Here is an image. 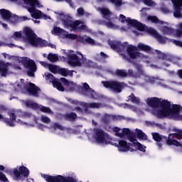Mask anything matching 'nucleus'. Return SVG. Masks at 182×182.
I'll list each match as a JSON object with an SVG mask.
<instances>
[{"mask_svg":"<svg viewBox=\"0 0 182 182\" xmlns=\"http://www.w3.org/2000/svg\"><path fill=\"white\" fill-rule=\"evenodd\" d=\"M108 43L112 49L117 50L124 60H127V62H130L131 63H133L134 60L140 61L147 58V57L141 53L138 52L137 49L138 50H143L144 52H151L152 50L150 46L141 43H139L137 47L129 45L127 43H122L119 41H109Z\"/></svg>","mask_w":182,"mask_h":182,"instance_id":"obj_1","label":"nucleus"},{"mask_svg":"<svg viewBox=\"0 0 182 182\" xmlns=\"http://www.w3.org/2000/svg\"><path fill=\"white\" fill-rule=\"evenodd\" d=\"M93 132L95 140L98 144H112V146L117 147L119 151H134V149L132 147H136V149L140 151L146 153V146L141 145V144L134 137L129 138V140L132 144H127L124 140H119L118 143H113L112 142V138H110L109 134L101 129L95 128Z\"/></svg>","mask_w":182,"mask_h":182,"instance_id":"obj_2","label":"nucleus"},{"mask_svg":"<svg viewBox=\"0 0 182 182\" xmlns=\"http://www.w3.org/2000/svg\"><path fill=\"white\" fill-rule=\"evenodd\" d=\"M21 64L23 65L26 69L28 76L33 77L35 76V72H36L38 68L35 61L31 60L29 58L21 57L16 60L13 64L11 63H5L3 60H0V75L1 76H6L15 73L16 70H21Z\"/></svg>","mask_w":182,"mask_h":182,"instance_id":"obj_3","label":"nucleus"},{"mask_svg":"<svg viewBox=\"0 0 182 182\" xmlns=\"http://www.w3.org/2000/svg\"><path fill=\"white\" fill-rule=\"evenodd\" d=\"M67 59V63L72 68H96V63L87 59L80 51L63 50L62 52Z\"/></svg>","mask_w":182,"mask_h":182,"instance_id":"obj_4","label":"nucleus"},{"mask_svg":"<svg viewBox=\"0 0 182 182\" xmlns=\"http://www.w3.org/2000/svg\"><path fill=\"white\" fill-rule=\"evenodd\" d=\"M146 104L152 107V110L149 111L150 113L158 119H164V117L168 119V117L165 114H170L173 109L170 102L157 97L147 98Z\"/></svg>","mask_w":182,"mask_h":182,"instance_id":"obj_5","label":"nucleus"},{"mask_svg":"<svg viewBox=\"0 0 182 182\" xmlns=\"http://www.w3.org/2000/svg\"><path fill=\"white\" fill-rule=\"evenodd\" d=\"M11 38L15 41L21 39L26 45H30V46H45L46 45V41H42V38L38 37L33 30L28 27H26L23 32H14Z\"/></svg>","mask_w":182,"mask_h":182,"instance_id":"obj_6","label":"nucleus"},{"mask_svg":"<svg viewBox=\"0 0 182 182\" xmlns=\"http://www.w3.org/2000/svg\"><path fill=\"white\" fill-rule=\"evenodd\" d=\"M12 2H16L18 5H21L22 2L24 4L25 8L31 14L33 19H50V16L43 14L41 11L36 9V8H43L39 0H10Z\"/></svg>","mask_w":182,"mask_h":182,"instance_id":"obj_7","label":"nucleus"},{"mask_svg":"<svg viewBox=\"0 0 182 182\" xmlns=\"http://www.w3.org/2000/svg\"><path fill=\"white\" fill-rule=\"evenodd\" d=\"M172 132H173L171 134H169L168 139H166V137L161 136L160 134L157 132L151 133L152 137L154 140L156 141V144L159 149H161V146L164 144V141H166V144H168V146H176L177 147L181 146V144H180L178 141L173 139H174L175 137L176 139H178V140H181L182 130L173 129Z\"/></svg>","mask_w":182,"mask_h":182,"instance_id":"obj_8","label":"nucleus"},{"mask_svg":"<svg viewBox=\"0 0 182 182\" xmlns=\"http://www.w3.org/2000/svg\"><path fill=\"white\" fill-rule=\"evenodd\" d=\"M14 92H21L24 95H28L33 97H39V95L42 92L41 89L35 84L29 82H25V80L21 79L12 85Z\"/></svg>","mask_w":182,"mask_h":182,"instance_id":"obj_9","label":"nucleus"},{"mask_svg":"<svg viewBox=\"0 0 182 182\" xmlns=\"http://www.w3.org/2000/svg\"><path fill=\"white\" fill-rule=\"evenodd\" d=\"M119 22H122V23H124V22H127V27L121 28L122 32L131 31V32H132L135 36H139L140 33L144 31V25H143V23L139 22L136 19H133L132 18H126V16L123 14L119 15Z\"/></svg>","mask_w":182,"mask_h":182,"instance_id":"obj_10","label":"nucleus"},{"mask_svg":"<svg viewBox=\"0 0 182 182\" xmlns=\"http://www.w3.org/2000/svg\"><path fill=\"white\" fill-rule=\"evenodd\" d=\"M59 19L62 21L64 28L66 29H70L71 32H76V31H79L80 32H82V31L90 32V29L87 28V26H86L85 22H83L82 20L72 21L70 18L68 17L65 14H60Z\"/></svg>","mask_w":182,"mask_h":182,"instance_id":"obj_11","label":"nucleus"},{"mask_svg":"<svg viewBox=\"0 0 182 182\" xmlns=\"http://www.w3.org/2000/svg\"><path fill=\"white\" fill-rule=\"evenodd\" d=\"M136 72L135 73L133 71V70L132 69L128 70V72L127 73V76H129V77H134L135 79L140 77L141 79H143L144 80H145V82H148V83H151V85H153V83H158V85H160L164 87H166V85L161 83L163 81L159 82V80L157 78H154L153 77H149V75H146L144 73V71H143V68H141V65H137L136 66Z\"/></svg>","mask_w":182,"mask_h":182,"instance_id":"obj_12","label":"nucleus"},{"mask_svg":"<svg viewBox=\"0 0 182 182\" xmlns=\"http://www.w3.org/2000/svg\"><path fill=\"white\" fill-rule=\"evenodd\" d=\"M8 116L9 118H6L4 115L0 114V122H4L6 126H9V127H14L15 126V120H16V117H21V111L16 109H10L7 112Z\"/></svg>","mask_w":182,"mask_h":182,"instance_id":"obj_13","label":"nucleus"},{"mask_svg":"<svg viewBox=\"0 0 182 182\" xmlns=\"http://www.w3.org/2000/svg\"><path fill=\"white\" fill-rule=\"evenodd\" d=\"M97 11L102 15V18H105V20L104 21L105 25L107 28H110L111 29H116L117 26L110 21V16H112V11L109 10V9L106 7L102 8H97Z\"/></svg>","mask_w":182,"mask_h":182,"instance_id":"obj_14","label":"nucleus"},{"mask_svg":"<svg viewBox=\"0 0 182 182\" xmlns=\"http://www.w3.org/2000/svg\"><path fill=\"white\" fill-rule=\"evenodd\" d=\"M155 52L159 60H164L165 62H171L174 65H180V62H181V58L179 57L173 56L170 54H166L159 50H155Z\"/></svg>","mask_w":182,"mask_h":182,"instance_id":"obj_15","label":"nucleus"},{"mask_svg":"<svg viewBox=\"0 0 182 182\" xmlns=\"http://www.w3.org/2000/svg\"><path fill=\"white\" fill-rule=\"evenodd\" d=\"M103 86L107 89H110L114 91V93H120L122 92V87L124 86V82H119L117 81H102Z\"/></svg>","mask_w":182,"mask_h":182,"instance_id":"obj_16","label":"nucleus"},{"mask_svg":"<svg viewBox=\"0 0 182 182\" xmlns=\"http://www.w3.org/2000/svg\"><path fill=\"white\" fill-rule=\"evenodd\" d=\"M14 180L19 181V180H25V177L29 176V169L25 166H20L18 169L14 170Z\"/></svg>","mask_w":182,"mask_h":182,"instance_id":"obj_17","label":"nucleus"},{"mask_svg":"<svg viewBox=\"0 0 182 182\" xmlns=\"http://www.w3.org/2000/svg\"><path fill=\"white\" fill-rule=\"evenodd\" d=\"M159 29L162 35H168V36L176 38V29L168 26V23L162 21L161 24H159Z\"/></svg>","mask_w":182,"mask_h":182,"instance_id":"obj_18","label":"nucleus"},{"mask_svg":"<svg viewBox=\"0 0 182 182\" xmlns=\"http://www.w3.org/2000/svg\"><path fill=\"white\" fill-rule=\"evenodd\" d=\"M43 177L47 182H77L76 179L73 178H65L62 176H50L48 175H44Z\"/></svg>","mask_w":182,"mask_h":182,"instance_id":"obj_19","label":"nucleus"},{"mask_svg":"<svg viewBox=\"0 0 182 182\" xmlns=\"http://www.w3.org/2000/svg\"><path fill=\"white\" fill-rule=\"evenodd\" d=\"M173 6V16L177 19H182V0H171Z\"/></svg>","mask_w":182,"mask_h":182,"instance_id":"obj_20","label":"nucleus"},{"mask_svg":"<svg viewBox=\"0 0 182 182\" xmlns=\"http://www.w3.org/2000/svg\"><path fill=\"white\" fill-rule=\"evenodd\" d=\"M45 76L46 80H49V82H51V83H53V87H55L60 92H65V87H63V85H62V84L59 82V80L55 78L53 75L46 73Z\"/></svg>","mask_w":182,"mask_h":182,"instance_id":"obj_21","label":"nucleus"},{"mask_svg":"<svg viewBox=\"0 0 182 182\" xmlns=\"http://www.w3.org/2000/svg\"><path fill=\"white\" fill-rule=\"evenodd\" d=\"M0 15L2 19H4V21H6V22H9V23H14V22H15L14 15H12V13H11V11L6 9H0Z\"/></svg>","mask_w":182,"mask_h":182,"instance_id":"obj_22","label":"nucleus"},{"mask_svg":"<svg viewBox=\"0 0 182 182\" xmlns=\"http://www.w3.org/2000/svg\"><path fill=\"white\" fill-rule=\"evenodd\" d=\"M60 81L64 86H67L68 92H75L76 87H77V85L75 82L69 81L65 77H61Z\"/></svg>","mask_w":182,"mask_h":182,"instance_id":"obj_23","label":"nucleus"},{"mask_svg":"<svg viewBox=\"0 0 182 182\" xmlns=\"http://www.w3.org/2000/svg\"><path fill=\"white\" fill-rule=\"evenodd\" d=\"M92 16V14L89 12H86L85 11V9H83V7H79L77 9L76 16H85V18H89V16Z\"/></svg>","mask_w":182,"mask_h":182,"instance_id":"obj_24","label":"nucleus"},{"mask_svg":"<svg viewBox=\"0 0 182 182\" xmlns=\"http://www.w3.org/2000/svg\"><path fill=\"white\" fill-rule=\"evenodd\" d=\"M66 31L59 28V27H54L52 33H54V35H58V36H60V38H63L65 36Z\"/></svg>","mask_w":182,"mask_h":182,"instance_id":"obj_25","label":"nucleus"},{"mask_svg":"<svg viewBox=\"0 0 182 182\" xmlns=\"http://www.w3.org/2000/svg\"><path fill=\"white\" fill-rule=\"evenodd\" d=\"M146 21L148 22H151L152 23H158L159 25H161V22H163V21L159 19V18H157L156 16H147Z\"/></svg>","mask_w":182,"mask_h":182,"instance_id":"obj_26","label":"nucleus"},{"mask_svg":"<svg viewBox=\"0 0 182 182\" xmlns=\"http://www.w3.org/2000/svg\"><path fill=\"white\" fill-rule=\"evenodd\" d=\"M175 38H182V22L178 23L176 26Z\"/></svg>","mask_w":182,"mask_h":182,"instance_id":"obj_27","label":"nucleus"},{"mask_svg":"<svg viewBox=\"0 0 182 182\" xmlns=\"http://www.w3.org/2000/svg\"><path fill=\"white\" fill-rule=\"evenodd\" d=\"M58 74L61 75V76H73V73L72 71L66 69V68H59Z\"/></svg>","mask_w":182,"mask_h":182,"instance_id":"obj_28","label":"nucleus"},{"mask_svg":"<svg viewBox=\"0 0 182 182\" xmlns=\"http://www.w3.org/2000/svg\"><path fill=\"white\" fill-rule=\"evenodd\" d=\"M23 103L26 107H29L30 109H38L39 107V105L38 103L33 102L31 100L23 101Z\"/></svg>","mask_w":182,"mask_h":182,"instance_id":"obj_29","label":"nucleus"},{"mask_svg":"<svg viewBox=\"0 0 182 182\" xmlns=\"http://www.w3.org/2000/svg\"><path fill=\"white\" fill-rule=\"evenodd\" d=\"M135 133L138 139L140 140H147V135H146V134H144L141 129H136Z\"/></svg>","mask_w":182,"mask_h":182,"instance_id":"obj_30","label":"nucleus"},{"mask_svg":"<svg viewBox=\"0 0 182 182\" xmlns=\"http://www.w3.org/2000/svg\"><path fill=\"white\" fill-rule=\"evenodd\" d=\"M97 2H103L105 0H96ZM116 8H120L123 5V0H109Z\"/></svg>","mask_w":182,"mask_h":182,"instance_id":"obj_31","label":"nucleus"},{"mask_svg":"<svg viewBox=\"0 0 182 182\" xmlns=\"http://www.w3.org/2000/svg\"><path fill=\"white\" fill-rule=\"evenodd\" d=\"M21 119H22V120L25 119H33V120L34 122H36V117H35V116L32 115V114L31 112H25L24 114H21L20 115Z\"/></svg>","mask_w":182,"mask_h":182,"instance_id":"obj_32","label":"nucleus"},{"mask_svg":"<svg viewBox=\"0 0 182 182\" xmlns=\"http://www.w3.org/2000/svg\"><path fill=\"white\" fill-rule=\"evenodd\" d=\"M37 109H39L43 113H47L48 114H53V112H52V109H50L49 107L38 105V107Z\"/></svg>","mask_w":182,"mask_h":182,"instance_id":"obj_33","label":"nucleus"},{"mask_svg":"<svg viewBox=\"0 0 182 182\" xmlns=\"http://www.w3.org/2000/svg\"><path fill=\"white\" fill-rule=\"evenodd\" d=\"M64 117L65 120H70V121L75 120V119L77 118V114H76V113L75 112L68 113V114H65Z\"/></svg>","mask_w":182,"mask_h":182,"instance_id":"obj_34","label":"nucleus"},{"mask_svg":"<svg viewBox=\"0 0 182 182\" xmlns=\"http://www.w3.org/2000/svg\"><path fill=\"white\" fill-rule=\"evenodd\" d=\"M77 38V35L73 34V33H69L68 31H65L64 34V37H63V39H71V41H75Z\"/></svg>","mask_w":182,"mask_h":182,"instance_id":"obj_35","label":"nucleus"},{"mask_svg":"<svg viewBox=\"0 0 182 182\" xmlns=\"http://www.w3.org/2000/svg\"><path fill=\"white\" fill-rule=\"evenodd\" d=\"M85 95L87 97H90V99H95V96H96V92H95V90L90 89L85 91Z\"/></svg>","mask_w":182,"mask_h":182,"instance_id":"obj_36","label":"nucleus"},{"mask_svg":"<svg viewBox=\"0 0 182 182\" xmlns=\"http://www.w3.org/2000/svg\"><path fill=\"white\" fill-rule=\"evenodd\" d=\"M128 100L132 102V103H135L136 105H139L140 103V100L138 97L134 96V94H131L129 97Z\"/></svg>","mask_w":182,"mask_h":182,"instance_id":"obj_37","label":"nucleus"},{"mask_svg":"<svg viewBox=\"0 0 182 182\" xmlns=\"http://www.w3.org/2000/svg\"><path fill=\"white\" fill-rule=\"evenodd\" d=\"M115 74L117 76H119V77H127V72L124 70H117L115 71Z\"/></svg>","mask_w":182,"mask_h":182,"instance_id":"obj_38","label":"nucleus"},{"mask_svg":"<svg viewBox=\"0 0 182 182\" xmlns=\"http://www.w3.org/2000/svg\"><path fill=\"white\" fill-rule=\"evenodd\" d=\"M47 58L50 62H58L59 59V57L58 56V55L51 54V53L48 54Z\"/></svg>","mask_w":182,"mask_h":182,"instance_id":"obj_39","label":"nucleus"},{"mask_svg":"<svg viewBox=\"0 0 182 182\" xmlns=\"http://www.w3.org/2000/svg\"><path fill=\"white\" fill-rule=\"evenodd\" d=\"M59 69L60 68L56 66V65H53L52 64H50L49 67H48V70H50V72H51L52 73L56 74L59 73Z\"/></svg>","mask_w":182,"mask_h":182,"instance_id":"obj_40","label":"nucleus"},{"mask_svg":"<svg viewBox=\"0 0 182 182\" xmlns=\"http://www.w3.org/2000/svg\"><path fill=\"white\" fill-rule=\"evenodd\" d=\"M146 32L149 33V35H151L152 36H154L156 38L159 33H157V31L153 28H148L146 29Z\"/></svg>","mask_w":182,"mask_h":182,"instance_id":"obj_41","label":"nucleus"},{"mask_svg":"<svg viewBox=\"0 0 182 182\" xmlns=\"http://www.w3.org/2000/svg\"><path fill=\"white\" fill-rule=\"evenodd\" d=\"M113 132L115 133V136H117L118 137H123V134H122V129L117 127H114L112 128Z\"/></svg>","mask_w":182,"mask_h":182,"instance_id":"obj_42","label":"nucleus"},{"mask_svg":"<svg viewBox=\"0 0 182 182\" xmlns=\"http://www.w3.org/2000/svg\"><path fill=\"white\" fill-rule=\"evenodd\" d=\"M88 107L90 109H100V107H102V104L97 102L90 103Z\"/></svg>","mask_w":182,"mask_h":182,"instance_id":"obj_43","label":"nucleus"},{"mask_svg":"<svg viewBox=\"0 0 182 182\" xmlns=\"http://www.w3.org/2000/svg\"><path fill=\"white\" fill-rule=\"evenodd\" d=\"M146 6H154L156 3L153 0H141Z\"/></svg>","mask_w":182,"mask_h":182,"instance_id":"obj_44","label":"nucleus"},{"mask_svg":"<svg viewBox=\"0 0 182 182\" xmlns=\"http://www.w3.org/2000/svg\"><path fill=\"white\" fill-rule=\"evenodd\" d=\"M155 38L159 41V43H166V41H167V38H163L160 34L157 35Z\"/></svg>","mask_w":182,"mask_h":182,"instance_id":"obj_45","label":"nucleus"},{"mask_svg":"<svg viewBox=\"0 0 182 182\" xmlns=\"http://www.w3.org/2000/svg\"><path fill=\"white\" fill-rule=\"evenodd\" d=\"M42 41H43L44 42L46 43V45L45 46H33V48H45V46H49L50 48H52V49H55V48H56V46H55L54 44H49L48 43V42L43 39H41Z\"/></svg>","mask_w":182,"mask_h":182,"instance_id":"obj_46","label":"nucleus"},{"mask_svg":"<svg viewBox=\"0 0 182 182\" xmlns=\"http://www.w3.org/2000/svg\"><path fill=\"white\" fill-rule=\"evenodd\" d=\"M54 1H56V2H63V1H65V2H67V4H69L70 8H73V9H75V8H76L75 4H73V3H72L70 0H54Z\"/></svg>","mask_w":182,"mask_h":182,"instance_id":"obj_47","label":"nucleus"},{"mask_svg":"<svg viewBox=\"0 0 182 182\" xmlns=\"http://www.w3.org/2000/svg\"><path fill=\"white\" fill-rule=\"evenodd\" d=\"M41 121L43 122V123H46V124H48V123H50V118L45 116V115H42L41 117Z\"/></svg>","mask_w":182,"mask_h":182,"instance_id":"obj_48","label":"nucleus"},{"mask_svg":"<svg viewBox=\"0 0 182 182\" xmlns=\"http://www.w3.org/2000/svg\"><path fill=\"white\" fill-rule=\"evenodd\" d=\"M0 46H8L9 48H16V45L14 43H6L0 41Z\"/></svg>","mask_w":182,"mask_h":182,"instance_id":"obj_49","label":"nucleus"},{"mask_svg":"<svg viewBox=\"0 0 182 182\" xmlns=\"http://www.w3.org/2000/svg\"><path fill=\"white\" fill-rule=\"evenodd\" d=\"M77 42H81V43H86V36H77L75 38Z\"/></svg>","mask_w":182,"mask_h":182,"instance_id":"obj_50","label":"nucleus"},{"mask_svg":"<svg viewBox=\"0 0 182 182\" xmlns=\"http://www.w3.org/2000/svg\"><path fill=\"white\" fill-rule=\"evenodd\" d=\"M85 42H86V43H89L90 45H96V41H95L90 37H86Z\"/></svg>","mask_w":182,"mask_h":182,"instance_id":"obj_51","label":"nucleus"},{"mask_svg":"<svg viewBox=\"0 0 182 182\" xmlns=\"http://www.w3.org/2000/svg\"><path fill=\"white\" fill-rule=\"evenodd\" d=\"M150 9L149 8H143L141 10V17L144 18V16H147V11H149Z\"/></svg>","mask_w":182,"mask_h":182,"instance_id":"obj_52","label":"nucleus"},{"mask_svg":"<svg viewBox=\"0 0 182 182\" xmlns=\"http://www.w3.org/2000/svg\"><path fill=\"white\" fill-rule=\"evenodd\" d=\"M111 118H112V116L110 114H105L102 117V120L104 122V123H106V122H109V120H110Z\"/></svg>","mask_w":182,"mask_h":182,"instance_id":"obj_53","label":"nucleus"},{"mask_svg":"<svg viewBox=\"0 0 182 182\" xmlns=\"http://www.w3.org/2000/svg\"><path fill=\"white\" fill-rule=\"evenodd\" d=\"M171 42H172V43H174V45H176V46H180L181 48H182V41L172 39Z\"/></svg>","mask_w":182,"mask_h":182,"instance_id":"obj_54","label":"nucleus"},{"mask_svg":"<svg viewBox=\"0 0 182 182\" xmlns=\"http://www.w3.org/2000/svg\"><path fill=\"white\" fill-rule=\"evenodd\" d=\"M0 181L6 182L8 181V178L3 173L0 172Z\"/></svg>","mask_w":182,"mask_h":182,"instance_id":"obj_55","label":"nucleus"},{"mask_svg":"<svg viewBox=\"0 0 182 182\" xmlns=\"http://www.w3.org/2000/svg\"><path fill=\"white\" fill-rule=\"evenodd\" d=\"M122 137L123 136H126L127 134H129V133H130V129H127V128H124L122 130Z\"/></svg>","mask_w":182,"mask_h":182,"instance_id":"obj_56","label":"nucleus"},{"mask_svg":"<svg viewBox=\"0 0 182 182\" xmlns=\"http://www.w3.org/2000/svg\"><path fill=\"white\" fill-rule=\"evenodd\" d=\"M53 128L55 129V130H56V129H59L60 130H63V127H62V125L58 123L54 124Z\"/></svg>","mask_w":182,"mask_h":182,"instance_id":"obj_57","label":"nucleus"},{"mask_svg":"<svg viewBox=\"0 0 182 182\" xmlns=\"http://www.w3.org/2000/svg\"><path fill=\"white\" fill-rule=\"evenodd\" d=\"M40 65H41V66H43V68H46V69H48L49 66L50 65V64H48L46 62L43 61H40Z\"/></svg>","mask_w":182,"mask_h":182,"instance_id":"obj_58","label":"nucleus"},{"mask_svg":"<svg viewBox=\"0 0 182 182\" xmlns=\"http://www.w3.org/2000/svg\"><path fill=\"white\" fill-rule=\"evenodd\" d=\"M17 123H18V124H21V126H29V124H28V122H23L21 119H17Z\"/></svg>","mask_w":182,"mask_h":182,"instance_id":"obj_59","label":"nucleus"},{"mask_svg":"<svg viewBox=\"0 0 182 182\" xmlns=\"http://www.w3.org/2000/svg\"><path fill=\"white\" fill-rule=\"evenodd\" d=\"M100 55L102 59H107V58H109V55H107V54L105 53L104 52H101Z\"/></svg>","mask_w":182,"mask_h":182,"instance_id":"obj_60","label":"nucleus"},{"mask_svg":"<svg viewBox=\"0 0 182 182\" xmlns=\"http://www.w3.org/2000/svg\"><path fill=\"white\" fill-rule=\"evenodd\" d=\"M83 87H84V89H85V92L86 90H89L91 89L89 85L86 82L83 83Z\"/></svg>","mask_w":182,"mask_h":182,"instance_id":"obj_61","label":"nucleus"},{"mask_svg":"<svg viewBox=\"0 0 182 182\" xmlns=\"http://www.w3.org/2000/svg\"><path fill=\"white\" fill-rule=\"evenodd\" d=\"M71 103H72L73 105H75L76 106H80V105H82V104H80V102H79V101H77V100H73V101H71Z\"/></svg>","mask_w":182,"mask_h":182,"instance_id":"obj_62","label":"nucleus"},{"mask_svg":"<svg viewBox=\"0 0 182 182\" xmlns=\"http://www.w3.org/2000/svg\"><path fill=\"white\" fill-rule=\"evenodd\" d=\"M146 126H154L156 124L154 122H150V121H146Z\"/></svg>","mask_w":182,"mask_h":182,"instance_id":"obj_63","label":"nucleus"},{"mask_svg":"<svg viewBox=\"0 0 182 182\" xmlns=\"http://www.w3.org/2000/svg\"><path fill=\"white\" fill-rule=\"evenodd\" d=\"M177 75H178V77H180V79H182V70H178L177 71Z\"/></svg>","mask_w":182,"mask_h":182,"instance_id":"obj_64","label":"nucleus"}]
</instances>
